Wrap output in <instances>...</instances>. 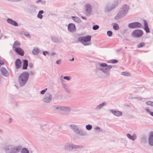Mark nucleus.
<instances>
[{
    "label": "nucleus",
    "instance_id": "1",
    "mask_svg": "<svg viewBox=\"0 0 153 153\" xmlns=\"http://www.w3.org/2000/svg\"><path fill=\"white\" fill-rule=\"evenodd\" d=\"M29 73L26 71L22 73L19 77V82L21 86H23L28 80Z\"/></svg>",
    "mask_w": 153,
    "mask_h": 153
},
{
    "label": "nucleus",
    "instance_id": "2",
    "mask_svg": "<svg viewBox=\"0 0 153 153\" xmlns=\"http://www.w3.org/2000/svg\"><path fill=\"white\" fill-rule=\"evenodd\" d=\"M91 37L90 36H86L80 37L78 38V40L84 45H89L90 44Z\"/></svg>",
    "mask_w": 153,
    "mask_h": 153
},
{
    "label": "nucleus",
    "instance_id": "3",
    "mask_svg": "<svg viewBox=\"0 0 153 153\" xmlns=\"http://www.w3.org/2000/svg\"><path fill=\"white\" fill-rule=\"evenodd\" d=\"M143 34V31L141 30L136 29L132 32L131 33V35L133 37L139 38L141 37Z\"/></svg>",
    "mask_w": 153,
    "mask_h": 153
},
{
    "label": "nucleus",
    "instance_id": "4",
    "mask_svg": "<svg viewBox=\"0 0 153 153\" xmlns=\"http://www.w3.org/2000/svg\"><path fill=\"white\" fill-rule=\"evenodd\" d=\"M128 27L130 28H141L142 27L141 24L137 22L130 23L128 25Z\"/></svg>",
    "mask_w": 153,
    "mask_h": 153
},
{
    "label": "nucleus",
    "instance_id": "5",
    "mask_svg": "<svg viewBox=\"0 0 153 153\" xmlns=\"http://www.w3.org/2000/svg\"><path fill=\"white\" fill-rule=\"evenodd\" d=\"M100 65L102 67H106L105 68H103L101 69V70L102 71L104 72H106L107 71H108L112 68L111 66H108L107 64L105 63H102Z\"/></svg>",
    "mask_w": 153,
    "mask_h": 153
},
{
    "label": "nucleus",
    "instance_id": "6",
    "mask_svg": "<svg viewBox=\"0 0 153 153\" xmlns=\"http://www.w3.org/2000/svg\"><path fill=\"white\" fill-rule=\"evenodd\" d=\"M51 96L49 93L46 94L44 98V101L45 102H49L51 101Z\"/></svg>",
    "mask_w": 153,
    "mask_h": 153
},
{
    "label": "nucleus",
    "instance_id": "7",
    "mask_svg": "<svg viewBox=\"0 0 153 153\" xmlns=\"http://www.w3.org/2000/svg\"><path fill=\"white\" fill-rule=\"evenodd\" d=\"M68 29L70 31L73 32L75 31V26L73 24H69L68 26Z\"/></svg>",
    "mask_w": 153,
    "mask_h": 153
},
{
    "label": "nucleus",
    "instance_id": "8",
    "mask_svg": "<svg viewBox=\"0 0 153 153\" xmlns=\"http://www.w3.org/2000/svg\"><path fill=\"white\" fill-rule=\"evenodd\" d=\"M15 51V52L19 55L23 56L24 54L23 51L20 48H16Z\"/></svg>",
    "mask_w": 153,
    "mask_h": 153
},
{
    "label": "nucleus",
    "instance_id": "9",
    "mask_svg": "<svg viewBox=\"0 0 153 153\" xmlns=\"http://www.w3.org/2000/svg\"><path fill=\"white\" fill-rule=\"evenodd\" d=\"M16 68L18 69L20 68L22 65V61L19 59H17L15 62Z\"/></svg>",
    "mask_w": 153,
    "mask_h": 153
},
{
    "label": "nucleus",
    "instance_id": "10",
    "mask_svg": "<svg viewBox=\"0 0 153 153\" xmlns=\"http://www.w3.org/2000/svg\"><path fill=\"white\" fill-rule=\"evenodd\" d=\"M7 22L8 23L11 24L12 25L15 26H17L18 25L17 23L11 19H7Z\"/></svg>",
    "mask_w": 153,
    "mask_h": 153
},
{
    "label": "nucleus",
    "instance_id": "11",
    "mask_svg": "<svg viewBox=\"0 0 153 153\" xmlns=\"http://www.w3.org/2000/svg\"><path fill=\"white\" fill-rule=\"evenodd\" d=\"M149 143L150 145L153 146V132H151L150 133Z\"/></svg>",
    "mask_w": 153,
    "mask_h": 153
},
{
    "label": "nucleus",
    "instance_id": "12",
    "mask_svg": "<svg viewBox=\"0 0 153 153\" xmlns=\"http://www.w3.org/2000/svg\"><path fill=\"white\" fill-rule=\"evenodd\" d=\"M1 71L3 75L6 76H8V72L5 68H2Z\"/></svg>",
    "mask_w": 153,
    "mask_h": 153
},
{
    "label": "nucleus",
    "instance_id": "13",
    "mask_svg": "<svg viewBox=\"0 0 153 153\" xmlns=\"http://www.w3.org/2000/svg\"><path fill=\"white\" fill-rule=\"evenodd\" d=\"M28 66V61L26 60L23 61V66L22 68L23 69H26Z\"/></svg>",
    "mask_w": 153,
    "mask_h": 153
},
{
    "label": "nucleus",
    "instance_id": "14",
    "mask_svg": "<svg viewBox=\"0 0 153 153\" xmlns=\"http://www.w3.org/2000/svg\"><path fill=\"white\" fill-rule=\"evenodd\" d=\"M112 112L114 115L118 116H121L122 114V113L121 112L118 111H114Z\"/></svg>",
    "mask_w": 153,
    "mask_h": 153
},
{
    "label": "nucleus",
    "instance_id": "15",
    "mask_svg": "<svg viewBox=\"0 0 153 153\" xmlns=\"http://www.w3.org/2000/svg\"><path fill=\"white\" fill-rule=\"evenodd\" d=\"M127 136L129 139L133 140H135L136 138V136L134 134L133 136H131L129 134H127Z\"/></svg>",
    "mask_w": 153,
    "mask_h": 153
},
{
    "label": "nucleus",
    "instance_id": "16",
    "mask_svg": "<svg viewBox=\"0 0 153 153\" xmlns=\"http://www.w3.org/2000/svg\"><path fill=\"white\" fill-rule=\"evenodd\" d=\"M20 45L19 42L18 41H16L13 44V48L15 49L16 48H17V47L19 46Z\"/></svg>",
    "mask_w": 153,
    "mask_h": 153
},
{
    "label": "nucleus",
    "instance_id": "17",
    "mask_svg": "<svg viewBox=\"0 0 153 153\" xmlns=\"http://www.w3.org/2000/svg\"><path fill=\"white\" fill-rule=\"evenodd\" d=\"M43 12H44L43 10L39 11L37 15L38 18L40 19H42L43 17L42 14L43 13Z\"/></svg>",
    "mask_w": 153,
    "mask_h": 153
},
{
    "label": "nucleus",
    "instance_id": "18",
    "mask_svg": "<svg viewBox=\"0 0 153 153\" xmlns=\"http://www.w3.org/2000/svg\"><path fill=\"white\" fill-rule=\"evenodd\" d=\"M85 8L87 12H89L90 11L91 9V7L90 4L86 5L85 7Z\"/></svg>",
    "mask_w": 153,
    "mask_h": 153
},
{
    "label": "nucleus",
    "instance_id": "19",
    "mask_svg": "<svg viewBox=\"0 0 153 153\" xmlns=\"http://www.w3.org/2000/svg\"><path fill=\"white\" fill-rule=\"evenodd\" d=\"M113 28L115 30H118L119 29L118 25L117 23L114 24L113 25Z\"/></svg>",
    "mask_w": 153,
    "mask_h": 153
},
{
    "label": "nucleus",
    "instance_id": "20",
    "mask_svg": "<svg viewBox=\"0 0 153 153\" xmlns=\"http://www.w3.org/2000/svg\"><path fill=\"white\" fill-rule=\"evenodd\" d=\"M39 52V50L38 49H34L32 51V53L35 55L37 54Z\"/></svg>",
    "mask_w": 153,
    "mask_h": 153
},
{
    "label": "nucleus",
    "instance_id": "21",
    "mask_svg": "<svg viewBox=\"0 0 153 153\" xmlns=\"http://www.w3.org/2000/svg\"><path fill=\"white\" fill-rule=\"evenodd\" d=\"M72 18L76 22H79L80 21V19L78 17L72 16Z\"/></svg>",
    "mask_w": 153,
    "mask_h": 153
},
{
    "label": "nucleus",
    "instance_id": "22",
    "mask_svg": "<svg viewBox=\"0 0 153 153\" xmlns=\"http://www.w3.org/2000/svg\"><path fill=\"white\" fill-rule=\"evenodd\" d=\"M122 75L127 76H129L131 75L130 73L127 72H124L121 73Z\"/></svg>",
    "mask_w": 153,
    "mask_h": 153
},
{
    "label": "nucleus",
    "instance_id": "23",
    "mask_svg": "<svg viewBox=\"0 0 153 153\" xmlns=\"http://www.w3.org/2000/svg\"><path fill=\"white\" fill-rule=\"evenodd\" d=\"M145 44L143 42H141L139 44L137 45V47L140 48L143 47L144 45Z\"/></svg>",
    "mask_w": 153,
    "mask_h": 153
},
{
    "label": "nucleus",
    "instance_id": "24",
    "mask_svg": "<svg viewBox=\"0 0 153 153\" xmlns=\"http://www.w3.org/2000/svg\"><path fill=\"white\" fill-rule=\"evenodd\" d=\"M25 150L27 151V152H28V153H29L28 150V149H26V148H24L22 149V153H27V152H26Z\"/></svg>",
    "mask_w": 153,
    "mask_h": 153
},
{
    "label": "nucleus",
    "instance_id": "25",
    "mask_svg": "<svg viewBox=\"0 0 153 153\" xmlns=\"http://www.w3.org/2000/svg\"><path fill=\"white\" fill-rule=\"evenodd\" d=\"M105 105V103H103L98 106L97 108V109H100L102 107Z\"/></svg>",
    "mask_w": 153,
    "mask_h": 153
},
{
    "label": "nucleus",
    "instance_id": "26",
    "mask_svg": "<svg viewBox=\"0 0 153 153\" xmlns=\"http://www.w3.org/2000/svg\"><path fill=\"white\" fill-rule=\"evenodd\" d=\"M86 128L87 130H90L92 128V126L90 125H88L86 126Z\"/></svg>",
    "mask_w": 153,
    "mask_h": 153
},
{
    "label": "nucleus",
    "instance_id": "27",
    "mask_svg": "<svg viewBox=\"0 0 153 153\" xmlns=\"http://www.w3.org/2000/svg\"><path fill=\"white\" fill-rule=\"evenodd\" d=\"M146 103L147 105H151L153 106V102L148 101L146 102Z\"/></svg>",
    "mask_w": 153,
    "mask_h": 153
},
{
    "label": "nucleus",
    "instance_id": "28",
    "mask_svg": "<svg viewBox=\"0 0 153 153\" xmlns=\"http://www.w3.org/2000/svg\"><path fill=\"white\" fill-rule=\"evenodd\" d=\"M99 28V26L97 25H94L93 27V29L94 30H96Z\"/></svg>",
    "mask_w": 153,
    "mask_h": 153
},
{
    "label": "nucleus",
    "instance_id": "29",
    "mask_svg": "<svg viewBox=\"0 0 153 153\" xmlns=\"http://www.w3.org/2000/svg\"><path fill=\"white\" fill-rule=\"evenodd\" d=\"M144 30L147 33L149 32V28L148 27H144Z\"/></svg>",
    "mask_w": 153,
    "mask_h": 153
},
{
    "label": "nucleus",
    "instance_id": "30",
    "mask_svg": "<svg viewBox=\"0 0 153 153\" xmlns=\"http://www.w3.org/2000/svg\"><path fill=\"white\" fill-rule=\"evenodd\" d=\"M47 90V88H45L44 90L42 91L41 92V94H44Z\"/></svg>",
    "mask_w": 153,
    "mask_h": 153
},
{
    "label": "nucleus",
    "instance_id": "31",
    "mask_svg": "<svg viewBox=\"0 0 153 153\" xmlns=\"http://www.w3.org/2000/svg\"><path fill=\"white\" fill-rule=\"evenodd\" d=\"M107 34L108 36H110L112 35V32H111V31H108L107 32Z\"/></svg>",
    "mask_w": 153,
    "mask_h": 153
},
{
    "label": "nucleus",
    "instance_id": "32",
    "mask_svg": "<svg viewBox=\"0 0 153 153\" xmlns=\"http://www.w3.org/2000/svg\"><path fill=\"white\" fill-rule=\"evenodd\" d=\"M111 62L113 63H114L117 62H118L117 60H115V59H112L111 60Z\"/></svg>",
    "mask_w": 153,
    "mask_h": 153
},
{
    "label": "nucleus",
    "instance_id": "33",
    "mask_svg": "<svg viewBox=\"0 0 153 153\" xmlns=\"http://www.w3.org/2000/svg\"><path fill=\"white\" fill-rule=\"evenodd\" d=\"M144 27H148V24L147 22L146 21H144Z\"/></svg>",
    "mask_w": 153,
    "mask_h": 153
},
{
    "label": "nucleus",
    "instance_id": "34",
    "mask_svg": "<svg viewBox=\"0 0 153 153\" xmlns=\"http://www.w3.org/2000/svg\"><path fill=\"white\" fill-rule=\"evenodd\" d=\"M63 78L64 79H67L68 80H70L71 79V78L69 76H65L63 77Z\"/></svg>",
    "mask_w": 153,
    "mask_h": 153
},
{
    "label": "nucleus",
    "instance_id": "35",
    "mask_svg": "<svg viewBox=\"0 0 153 153\" xmlns=\"http://www.w3.org/2000/svg\"><path fill=\"white\" fill-rule=\"evenodd\" d=\"M61 60H58L56 62V63L57 64H59L60 63H61Z\"/></svg>",
    "mask_w": 153,
    "mask_h": 153
},
{
    "label": "nucleus",
    "instance_id": "36",
    "mask_svg": "<svg viewBox=\"0 0 153 153\" xmlns=\"http://www.w3.org/2000/svg\"><path fill=\"white\" fill-rule=\"evenodd\" d=\"M4 64V62L2 60H0V65H3Z\"/></svg>",
    "mask_w": 153,
    "mask_h": 153
},
{
    "label": "nucleus",
    "instance_id": "37",
    "mask_svg": "<svg viewBox=\"0 0 153 153\" xmlns=\"http://www.w3.org/2000/svg\"><path fill=\"white\" fill-rule=\"evenodd\" d=\"M48 52L47 51H45L43 52V54L45 56L46 54H48Z\"/></svg>",
    "mask_w": 153,
    "mask_h": 153
},
{
    "label": "nucleus",
    "instance_id": "38",
    "mask_svg": "<svg viewBox=\"0 0 153 153\" xmlns=\"http://www.w3.org/2000/svg\"><path fill=\"white\" fill-rule=\"evenodd\" d=\"M71 128H75L76 126L74 125H71Z\"/></svg>",
    "mask_w": 153,
    "mask_h": 153
},
{
    "label": "nucleus",
    "instance_id": "39",
    "mask_svg": "<svg viewBox=\"0 0 153 153\" xmlns=\"http://www.w3.org/2000/svg\"><path fill=\"white\" fill-rule=\"evenodd\" d=\"M41 2V0H38L36 1V3H38V2Z\"/></svg>",
    "mask_w": 153,
    "mask_h": 153
},
{
    "label": "nucleus",
    "instance_id": "40",
    "mask_svg": "<svg viewBox=\"0 0 153 153\" xmlns=\"http://www.w3.org/2000/svg\"><path fill=\"white\" fill-rule=\"evenodd\" d=\"M81 18L82 19H86L85 18V17L83 16H81Z\"/></svg>",
    "mask_w": 153,
    "mask_h": 153
},
{
    "label": "nucleus",
    "instance_id": "41",
    "mask_svg": "<svg viewBox=\"0 0 153 153\" xmlns=\"http://www.w3.org/2000/svg\"><path fill=\"white\" fill-rule=\"evenodd\" d=\"M146 110L149 113H150V111L147 108L146 109Z\"/></svg>",
    "mask_w": 153,
    "mask_h": 153
},
{
    "label": "nucleus",
    "instance_id": "42",
    "mask_svg": "<svg viewBox=\"0 0 153 153\" xmlns=\"http://www.w3.org/2000/svg\"><path fill=\"white\" fill-rule=\"evenodd\" d=\"M150 114L152 116H153V112H150Z\"/></svg>",
    "mask_w": 153,
    "mask_h": 153
},
{
    "label": "nucleus",
    "instance_id": "43",
    "mask_svg": "<svg viewBox=\"0 0 153 153\" xmlns=\"http://www.w3.org/2000/svg\"><path fill=\"white\" fill-rule=\"evenodd\" d=\"M74 60V58H73L71 60V61H73Z\"/></svg>",
    "mask_w": 153,
    "mask_h": 153
},
{
    "label": "nucleus",
    "instance_id": "44",
    "mask_svg": "<svg viewBox=\"0 0 153 153\" xmlns=\"http://www.w3.org/2000/svg\"><path fill=\"white\" fill-rule=\"evenodd\" d=\"M16 152H18V150H17L16 151Z\"/></svg>",
    "mask_w": 153,
    "mask_h": 153
},
{
    "label": "nucleus",
    "instance_id": "45",
    "mask_svg": "<svg viewBox=\"0 0 153 153\" xmlns=\"http://www.w3.org/2000/svg\"><path fill=\"white\" fill-rule=\"evenodd\" d=\"M126 10H124V11H125Z\"/></svg>",
    "mask_w": 153,
    "mask_h": 153
},
{
    "label": "nucleus",
    "instance_id": "46",
    "mask_svg": "<svg viewBox=\"0 0 153 153\" xmlns=\"http://www.w3.org/2000/svg\"><path fill=\"white\" fill-rule=\"evenodd\" d=\"M1 131V130H0V131Z\"/></svg>",
    "mask_w": 153,
    "mask_h": 153
}]
</instances>
